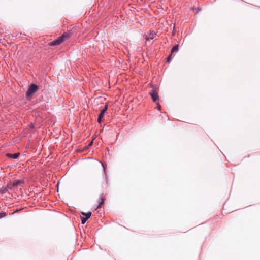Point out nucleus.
I'll return each mask as SVG.
<instances>
[{
	"instance_id": "nucleus-1",
	"label": "nucleus",
	"mask_w": 260,
	"mask_h": 260,
	"mask_svg": "<svg viewBox=\"0 0 260 260\" xmlns=\"http://www.w3.org/2000/svg\"><path fill=\"white\" fill-rule=\"evenodd\" d=\"M69 34L64 32L61 36L58 37L56 40L49 43L50 46H56L60 45L61 43L63 42L66 39L70 37Z\"/></svg>"
},
{
	"instance_id": "nucleus-3",
	"label": "nucleus",
	"mask_w": 260,
	"mask_h": 260,
	"mask_svg": "<svg viewBox=\"0 0 260 260\" xmlns=\"http://www.w3.org/2000/svg\"><path fill=\"white\" fill-rule=\"evenodd\" d=\"M24 183V180H18L14 181L13 183L10 182L8 183L7 188L9 189H12L14 187L17 186L19 184Z\"/></svg>"
},
{
	"instance_id": "nucleus-16",
	"label": "nucleus",
	"mask_w": 260,
	"mask_h": 260,
	"mask_svg": "<svg viewBox=\"0 0 260 260\" xmlns=\"http://www.w3.org/2000/svg\"><path fill=\"white\" fill-rule=\"evenodd\" d=\"M92 141H91V142L90 143V144H89V146H90L92 145Z\"/></svg>"
},
{
	"instance_id": "nucleus-15",
	"label": "nucleus",
	"mask_w": 260,
	"mask_h": 260,
	"mask_svg": "<svg viewBox=\"0 0 260 260\" xmlns=\"http://www.w3.org/2000/svg\"><path fill=\"white\" fill-rule=\"evenodd\" d=\"M5 215V212L0 213V217H4Z\"/></svg>"
},
{
	"instance_id": "nucleus-10",
	"label": "nucleus",
	"mask_w": 260,
	"mask_h": 260,
	"mask_svg": "<svg viewBox=\"0 0 260 260\" xmlns=\"http://www.w3.org/2000/svg\"><path fill=\"white\" fill-rule=\"evenodd\" d=\"M81 219L82 223L84 224L88 219H87V218L82 217H81Z\"/></svg>"
},
{
	"instance_id": "nucleus-17",
	"label": "nucleus",
	"mask_w": 260,
	"mask_h": 260,
	"mask_svg": "<svg viewBox=\"0 0 260 260\" xmlns=\"http://www.w3.org/2000/svg\"><path fill=\"white\" fill-rule=\"evenodd\" d=\"M31 128H34V125H31Z\"/></svg>"
},
{
	"instance_id": "nucleus-13",
	"label": "nucleus",
	"mask_w": 260,
	"mask_h": 260,
	"mask_svg": "<svg viewBox=\"0 0 260 260\" xmlns=\"http://www.w3.org/2000/svg\"><path fill=\"white\" fill-rule=\"evenodd\" d=\"M104 114H105V113H104V112H102L101 111V113L100 114H99V116H100V117H104Z\"/></svg>"
},
{
	"instance_id": "nucleus-12",
	"label": "nucleus",
	"mask_w": 260,
	"mask_h": 260,
	"mask_svg": "<svg viewBox=\"0 0 260 260\" xmlns=\"http://www.w3.org/2000/svg\"><path fill=\"white\" fill-rule=\"evenodd\" d=\"M102 119H103V117L99 116L98 119V122L99 123H101L102 121Z\"/></svg>"
},
{
	"instance_id": "nucleus-8",
	"label": "nucleus",
	"mask_w": 260,
	"mask_h": 260,
	"mask_svg": "<svg viewBox=\"0 0 260 260\" xmlns=\"http://www.w3.org/2000/svg\"><path fill=\"white\" fill-rule=\"evenodd\" d=\"M156 36V34L154 32L150 31L146 37L147 40L153 39Z\"/></svg>"
},
{
	"instance_id": "nucleus-4",
	"label": "nucleus",
	"mask_w": 260,
	"mask_h": 260,
	"mask_svg": "<svg viewBox=\"0 0 260 260\" xmlns=\"http://www.w3.org/2000/svg\"><path fill=\"white\" fill-rule=\"evenodd\" d=\"M151 96L154 102H156L157 100H158L159 96L158 92L155 90L153 89L150 93Z\"/></svg>"
},
{
	"instance_id": "nucleus-11",
	"label": "nucleus",
	"mask_w": 260,
	"mask_h": 260,
	"mask_svg": "<svg viewBox=\"0 0 260 260\" xmlns=\"http://www.w3.org/2000/svg\"><path fill=\"white\" fill-rule=\"evenodd\" d=\"M108 108V105H106L105 106V107L103 108V109L101 111L102 112H104V113H105V112L107 111Z\"/></svg>"
},
{
	"instance_id": "nucleus-5",
	"label": "nucleus",
	"mask_w": 260,
	"mask_h": 260,
	"mask_svg": "<svg viewBox=\"0 0 260 260\" xmlns=\"http://www.w3.org/2000/svg\"><path fill=\"white\" fill-rule=\"evenodd\" d=\"M178 50V45H176L174 46L171 49V54L169 55V56L167 58V61L169 62L172 58V54L174 52H177Z\"/></svg>"
},
{
	"instance_id": "nucleus-18",
	"label": "nucleus",
	"mask_w": 260,
	"mask_h": 260,
	"mask_svg": "<svg viewBox=\"0 0 260 260\" xmlns=\"http://www.w3.org/2000/svg\"><path fill=\"white\" fill-rule=\"evenodd\" d=\"M59 183V182H57V185H58Z\"/></svg>"
},
{
	"instance_id": "nucleus-2",
	"label": "nucleus",
	"mask_w": 260,
	"mask_h": 260,
	"mask_svg": "<svg viewBox=\"0 0 260 260\" xmlns=\"http://www.w3.org/2000/svg\"><path fill=\"white\" fill-rule=\"evenodd\" d=\"M38 86L34 84H31L28 90L26 92V96H30L33 95L38 90Z\"/></svg>"
},
{
	"instance_id": "nucleus-9",
	"label": "nucleus",
	"mask_w": 260,
	"mask_h": 260,
	"mask_svg": "<svg viewBox=\"0 0 260 260\" xmlns=\"http://www.w3.org/2000/svg\"><path fill=\"white\" fill-rule=\"evenodd\" d=\"M81 214L83 215H84L85 216V217L86 218H87V219L89 218L91 215V213L90 212H87V213H85V212H81Z\"/></svg>"
},
{
	"instance_id": "nucleus-7",
	"label": "nucleus",
	"mask_w": 260,
	"mask_h": 260,
	"mask_svg": "<svg viewBox=\"0 0 260 260\" xmlns=\"http://www.w3.org/2000/svg\"><path fill=\"white\" fill-rule=\"evenodd\" d=\"M98 203H99V205H98V207L95 208V210L98 208H101V206L104 203V198H103V194H101L100 198H99V200L98 201Z\"/></svg>"
},
{
	"instance_id": "nucleus-6",
	"label": "nucleus",
	"mask_w": 260,
	"mask_h": 260,
	"mask_svg": "<svg viewBox=\"0 0 260 260\" xmlns=\"http://www.w3.org/2000/svg\"><path fill=\"white\" fill-rule=\"evenodd\" d=\"M20 154V153H16L15 154L7 153L6 156L10 158L16 159L19 156Z\"/></svg>"
},
{
	"instance_id": "nucleus-14",
	"label": "nucleus",
	"mask_w": 260,
	"mask_h": 260,
	"mask_svg": "<svg viewBox=\"0 0 260 260\" xmlns=\"http://www.w3.org/2000/svg\"><path fill=\"white\" fill-rule=\"evenodd\" d=\"M157 108L159 110H161V106H160V105L159 104V103H157Z\"/></svg>"
}]
</instances>
